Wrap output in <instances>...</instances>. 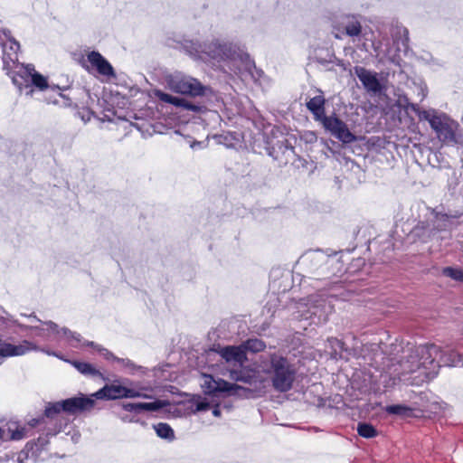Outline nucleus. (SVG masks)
Wrapping results in <instances>:
<instances>
[{
	"mask_svg": "<svg viewBox=\"0 0 463 463\" xmlns=\"http://www.w3.org/2000/svg\"><path fill=\"white\" fill-rule=\"evenodd\" d=\"M463 346V342L456 340L446 345V349L435 344H424L415 346L404 360L392 364L390 373L392 384L397 382H408V374L420 372L428 379H433L441 366H463V356L455 349Z\"/></svg>",
	"mask_w": 463,
	"mask_h": 463,
	"instance_id": "1",
	"label": "nucleus"
},
{
	"mask_svg": "<svg viewBox=\"0 0 463 463\" xmlns=\"http://www.w3.org/2000/svg\"><path fill=\"white\" fill-rule=\"evenodd\" d=\"M184 51L196 60H213L228 64H240L253 79L263 73L257 69L250 54L238 43L220 38H213L203 43L194 40L184 41Z\"/></svg>",
	"mask_w": 463,
	"mask_h": 463,
	"instance_id": "2",
	"label": "nucleus"
},
{
	"mask_svg": "<svg viewBox=\"0 0 463 463\" xmlns=\"http://www.w3.org/2000/svg\"><path fill=\"white\" fill-rule=\"evenodd\" d=\"M39 427V430L43 432L36 440L28 441L24 449L19 453L17 458L14 459L12 456V463H23L24 459H33L34 463L43 460L41 457L42 452L46 449L49 444L47 436V422L43 415L33 418L27 421V426H21L17 421H8L2 427V441L5 440H21L29 436L28 432L33 428Z\"/></svg>",
	"mask_w": 463,
	"mask_h": 463,
	"instance_id": "3",
	"label": "nucleus"
},
{
	"mask_svg": "<svg viewBox=\"0 0 463 463\" xmlns=\"http://www.w3.org/2000/svg\"><path fill=\"white\" fill-rule=\"evenodd\" d=\"M261 367L276 392H287L293 388L297 367L287 356L279 353L269 354L261 361Z\"/></svg>",
	"mask_w": 463,
	"mask_h": 463,
	"instance_id": "4",
	"label": "nucleus"
},
{
	"mask_svg": "<svg viewBox=\"0 0 463 463\" xmlns=\"http://www.w3.org/2000/svg\"><path fill=\"white\" fill-rule=\"evenodd\" d=\"M10 79L20 91H22L23 89L25 90L26 96H32L33 91L32 89L33 86L40 90L50 88L52 90L63 91L68 88L60 87L59 85H49L47 78L36 71L33 64L21 65V68L12 74ZM59 96L66 99V106H71V99L69 98L61 92H59Z\"/></svg>",
	"mask_w": 463,
	"mask_h": 463,
	"instance_id": "5",
	"label": "nucleus"
},
{
	"mask_svg": "<svg viewBox=\"0 0 463 463\" xmlns=\"http://www.w3.org/2000/svg\"><path fill=\"white\" fill-rule=\"evenodd\" d=\"M421 115L420 117L429 122L440 142L447 146H463V133L459 131L458 123L446 113L435 109L432 112H421Z\"/></svg>",
	"mask_w": 463,
	"mask_h": 463,
	"instance_id": "6",
	"label": "nucleus"
},
{
	"mask_svg": "<svg viewBox=\"0 0 463 463\" xmlns=\"http://www.w3.org/2000/svg\"><path fill=\"white\" fill-rule=\"evenodd\" d=\"M334 254L325 253L321 250H311L302 256V263L305 264L312 273L322 277L336 276L341 272L342 263Z\"/></svg>",
	"mask_w": 463,
	"mask_h": 463,
	"instance_id": "7",
	"label": "nucleus"
},
{
	"mask_svg": "<svg viewBox=\"0 0 463 463\" xmlns=\"http://www.w3.org/2000/svg\"><path fill=\"white\" fill-rule=\"evenodd\" d=\"M169 89L176 93L191 97L217 99V94L210 86L202 84L197 79L180 73L170 75L166 80Z\"/></svg>",
	"mask_w": 463,
	"mask_h": 463,
	"instance_id": "8",
	"label": "nucleus"
},
{
	"mask_svg": "<svg viewBox=\"0 0 463 463\" xmlns=\"http://www.w3.org/2000/svg\"><path fill=\"white\" fill-rule=\"evenodd\" d=\"M333 298L324 291L309 295L305 303L307 309L303 311L305 319H310V324L317 326L326 324L334 312Z\"/></svg>",
	"mask_w": 463,
	"mask_h": 463,
	"instance_id": "9",
	"label": "nucleus"
},
{
	"mask_svg": "<svg viewBox=\"0 0 463 463\" xmlns=\"http://www.w3.org/2000/svg\"><path fill=\"white\" fill-rule=\"evenodd\" d=\"M202 388L206 395L213 397L244 396L249 397L252 390L237 383H229L211 374H203Z\"/></svg>",
	"mask_w": 463,
	"mask_h": 463,
	"instance_id": "10",
	"label": "nucleus"
},
{
	"mask_svg": "<svg viewBox=\"0 0 463 463\" xmlns=\"http://www.w3.org/2000/svg\"><path fill=\"white\" fill-rule=\"evenodd\" d=\"M2 61L3 70L6 71V74L11 77L16 71L21 68L18 61V55L20 51L19 42L12 36L11 31L8 29H2Z\"/></svg>",
	"mask_w": 463,
	"mask_h": 463,
	"instance_id": "11",
	"label": "nucleus"
},
{
	"mask_svg": "<svg viewBox=\"0 0 463 463\" xmlns=\"http://www.w3.org/2000/svg\"><path fill=\"white\" fill-rule=\"evenodd\" d=\"M331 25L335 38L342 39V34L351 37L358 36L362 33V25L357 16L349 14H334Z\"/></svg>",
	"mask_w": 463,
	"mask_h": 463,
	"instance_id": "12",
	"label": "nucleus"
},
{
	"mask_svg": "<svg viewBox=\"0 0 463 463\" xmlns=\"http://www.w3.org/2000/svg\"><path fill=\"white\" fill-rule=\"evenodd\" d=\"M264 149L273 160L284 165L297 156L294 146L285 137H267Z\"/></svg>",
	"mask_w": 463,
	"mask_h": 463,
	"instance_id": "13",
	"label": "nucleus"
},
{
	"mask_svg": "<svg viewBox=\"0 0 463 463\" xmlns=\"http://www.w3.org/2000/svg\"><path fill=\"white\" fill-rule=\"evenodd\" d=\"M320 123L326 132L343 144H351L357 140L356 136L350 131L346 123L335 113L324 118Z\"/></svg>",
	"mask_w": 463,
	"mask_h": 463,
	"instance_id": "14",
	"label": "nucleus"
},
{
	"mask_svg": "<svg viewBox=\"0 0 463 463\" xmlns=\"http://www.w3.org/2000/svg\"><path fill=\"white\" fill-rule=\"evenodd\" d=\"M97 400H118L123 398H139L146 397V395L141 393L131 388L120 384H106L96 392L92 393Z\"/></svg>",
	"mask_w": 463,
	"mask_h": 463,
	"instance_id": "15",
	"label": "nucleus"
},
{
	"mask_svg": "<svg viewBox=\"0 0 463 463\" xmlns=\"http://www.w3.org/2000/svg\"><path fill=\"white\" fill-rule=\"evenodd\" d=\"M96 400L92 393L90 395L79 393L76 396L64 399L65 414L76 416L90 412L97 404Z\"/></svg>",
	"mask_w": 463,
	"mask_h": 463,
	"instance_id": "16",
	"label": "nucleus"
},
{
	"mask_svg": "<svg viewBox=\"0 0 463 463\" xmlns=\"http://www.w3.org/2000/svg\"><path fill=\"white\" fill-rule=\"evenodd\" d=\"M61 412L65 413L63 400L46 402L43 415L47 422V436H56L61 431V422L58 419Z\"/></svg>",
	"mask_w": 463,
	"mask_h": 463,
	"instance_id": "17",
	"label": "nucleus"
},
{
	"mask_svg": "<svg viewBox=\"0 0 463 463\" xmlns=\"http://www.w3.org/2000/svg\"><path fill=\"white\" fill-rule=\"evenodd\" d=\"M430 211L428 217L430 226L436 237L440 232L449 231L453 225V221L460 218L463 212L456 211L449 213L438 212L436 209H428Z\"/></svg>",
	"mask_w": 463,
	"mask_h": 463,
	"instance_id": "18",
	"label": "nucleus"
},
{
	"mask_svg": "<svg viewBox=\"0 0 463 463\" xmlns=\"http://www.w3.org/2000/svg\"><path fill=\"white\" fill-rule=\"evenodd\" d=\"M212 350L217 353L228 364L242 366L248 361L247 354L243 351L241 344L239 345L225 346L218 345Z\"/></svg>",
	"mask_w": 463,
	"mask_h": 463,
	"instance_id": "19",
	"label": "nucleus"
},
{
	"mask_svg": "<svg viewBox=\"0 0 463 463\" xmlns=\"http://www.w3.org/2000/svg\"><path fill=\"white\" fill-rule=\"evenodd\" d=\"M354 73L368 92L381 94L384 90L383 85L378 79L376 72L371 71L364 67L355 66Z\"/></svg>",
	"mask_w": 463,
	"mask_h": 463,
	"instance_id": "20",
	"label": "nucleus"
},
{
	"mask_svg": "<svg viewBox=\"0 0 463 463\" xmlns=\"http://www.w3.org/2000/svg\"><path fill=\"white\" fill-rule=\"evenodd\" d=\"M156 96L163 102L172 104L176 108H181L185 110L202 112L205 109L203 106L194 104L185 98L174 96L162 90H156Z\"/></svg>",
	"mask_w": 463,
	"mask_h": 463,
	"instance_id": "21",
	"label": "nucleus"
},
{
	"mask_svg": "<svg viewBox=\"0 0 463 463\" xmlns=\"http://www.w3.org/2000/svg\"><path fill=\"white\" fill-rule=\"evenodd\" d=\"M124 411L139 414L143 411H158L169 405L166 400H155L150 402H122L118 404Z\"/></svg>",
	"mask_w": 463,
	"mask_h": 463,
	"instance_id": "22",
	"label": "nucleus"
},
{
	"mask_svg": "<svg viewBox=\"0 0 463 463\" xmlns=\"http://www.w3.org/2000/svg\"><path fill=\"white\" fill-rule=\"evenodd\" d=\"M37 349H39V345L28 340H23L18 345L2 342V358L21 356Z\"/></svg>",
	"mask_w": 463,
	"mask_h": 463,
	"instance_id": "23",
	"label": "nucleus"
},
{
	"mask_svg": "<svg viewBox=\"0 0 463 463\" xmlns=\"http://www.w3.org/2000/svg\"><path fill=\"white\" fill-rule=\"evenodd\" d=\"M88 61L103 76L116 77L112 65L99 52L91 51L87 54Z\"/></svg>",
	"mask_w": 463,
	"mask_h": 463,
	"instance_id": "24",
	"label": "nucleus"
},
{
	"mask_svg": "<svg viewBox=\"0 0 463 463\" xmlns=\"http://www.w3.org/2000/svg\"><path fill=\"white\" fill-rule=\"evenodd\" d=\"M44 324L48 326V329L56 335V341H60L61 337H64L73 347H77V345L72 343L73 341L76 343L81 341V335L77 332H73L67 327H59L56 323L51 320L44 321Z\"/></svg>",
	"mask_w": 463,
	"mask_h": 463,
	"instance_id": "25",
	"label": "nucleus"
},
{
	"mask_svg": "<svg viewBox=\"0 0 463 463\" xmlns=\"http://www.w3.org/2000/svg\"><path fill=\"white\" fill-rule=\"evenodd\" d=\"M312 59L321 65H327L330 63L345 69V62L344 60L338 59L333 50L329 48H317L314 51Z\"/></svg>",
	"mask_w": 463,
	"mask_h": 463,
	"instance_id": "26",
	"label": "nucleus"
},
{
	"mask_svg": "<svg viewBox=\"0 0 463 463\" xmlns=\"http://www.w3.org/2000/svg\"><path fill=\"white\" fill-rule=\"evenodd\" d=\"M98 352L106 359L109 361H114L117 363L121 364L124 367L129 369L130 373H134L135 371H139L142 374H146L148 372V369L146 367H143L141 365H137L134 364L131 360L128 358H119L114 355L113 353H111L109 350L104 348V347H99Z\"/></svg>",
	"mask_w": 463,
	"mask_h": 463,
	"instance_id": "27",
	"label": "nucleus"
},
{
	"mask_svg": "<svg viewBox=\"0 0 463 463\" xmlns=\"http://www.w3.org/2000/svg\"><path fill=\"white\" fill-rule=\"evenodd\" d=\"M320 92V95L315 96L311 98L307 103V109L313 114L314 118L321 122L324 120V118H326L327 115H326L325 112V104H326V99L323 95V92L321 90H318Z\"/></svg>",
	"mask_w": 463,
	"mask_h": 463,
	"instance_id": "28",
	"label": "nucleus"
},
{
	"mask_svg": "<svg viewBox=\"0 0 463 463\" xmlns=\"http://www.w3.org/2000/svg\"><path fill=\"white\" fill-rule=\"evenodd\" d=\"M411 235L418 238L422 242H428L435 238L436 235L431 229L430 222L427 216L425 220L420 221L412 229Z\"/></svg>",
	"mask_w": 463,
	"mask_h": 463,
	"instance_id": "29",
	"label": "nucleus"
},
{
	"mask_svg": "<svg viewBox=\"0 0 463 463\" xmlns=\"http://www.w3.org/2000/svg\"><path fill=\"white\" fill-rule=\"evenodd\" d=\"M65 362L71 364L79 373L85 376L103 378V374L90 363L70 359H66Z\"/></svg>",
	"mask_w": 463,
	"mask_h": 463,
	"instance_id": "30",
	"label": "nucleus"
},
{
	"mask_svg": "<svg viewBox=\"0 0 463 463\" xmlns=\"http://www.w3.org/2000/svg\"><path fill=\"white\" fill-rule=\"evenodd\" d=\"M1 320H2V332L4 331L5 328L13 327V326H17L23 331H27V330L42 331L43 330L42 328H40L37 326H25V325L20 324L17 320L14 319L12 317V316L9 315L3 308H2Z\"/></svg>",
	"mask_w": 463,
	"mask_h": 463,
	"instance_id": "31",
	"label": "nucleus"
},
{
	"mask_svg": "<svg viewBox=\"0 0 463 463\" xmlns=\"http://www.w3.org/2000/svg\"><path fill=\"white\" fill-rule=\"evenodd\" d=\"M241 345L246 354L248 352L256 354L266 348L265 342L259 338H249L243 341Z\"/></svg>",
	"mask_w": 463,
	"mask_h": 463,
	"instance_id": "32",
	"label": "nucleus"
},
{
	"mask_svg": "<svg viewBox=\"0 0 463 463\" xmlns=\"http://www.w3.org/2000/svg\"><path fill=\"white\" fill-rule=\"evenodd\" d=\"M393 41L397 44V49L400 51L401 46L403 48V52H406L409 48V31L406 27H400L397 29L395 35H393Z\"/></svg>",
	"mask_w": 463,
	"mask_h": 463,
	"instance_id": "33",
	"label": "nucleus"
},
{
	"mask_svg": "<svg viewBox=\"0 0 463 463\" xmlns=\"http://www.w3.org/2000/svg\"><path fill=\"white\" fill-rule=\"evenodd\" d=\"M153 428L159 438L166 439L168 441H172L175 439L174 430L169 424L165 422H159L157 424H154Z\"/></svg>",
	"mask_w": 463,
	"mask_h": 463,
	"instance_id": "34",
	"label": "nucleus"
},
{
	"mask_svg": "<svg viewBox=\"0 0 463 463\" xmlns=\"http://www.w3.org/2000/svg\"><path fill=\"white\" fill-rule=\"evenodd\" d=\"M359 436L364 439H372L378 435L377 430L369 422H359L356 427Z\"/></svg>",
	"mask_w": 463,
	"mask_h": 463,
	"instance_id": "35",
	"label": "nucleus"
},
{
	"mask_svg": "<svg viewBox=\"0 0 463 463\" xmlns=\"http://www.w3.org/2000/svg\"><path fill=\"white\" fill-rule=\"evenodd\" d=\"M389 414L399 415V416H411L412 410L405 405L392 404L388 405L385 410Z\"/></svg>",
	"mask_w": 463,
	"mask_h": 463,
	"instance_id": "36",
	"label": "nucleus"
},
{
	"mask_svg": "<svg viewBox=\"0 0 463 463\" xmlns=\"http://www.w3.org/2000/svg\"><path fill=\"white\" fill-rule=\"evenodd\" d=\"M230 379L235 382H242L250 385L255 381L254 375L245 374L242 371L232 370L230 372Z\"/></svg>",
	"mask_w": 463,
	"mask_h": 463,
	"instance_id": "37",
	"label": "nucleus"
},
{
	"mask_svg": "<svg viewBox=\"0 0 463 463\" xmlns=\"http://www.w3.org/2000/svg\"><path fill=\"white\" fill-rule=\"evenodd\" d=\"M442 274L455 281L463 282V269L454 267H446L442 269Z\"/></svg>",
	"mask_w": 463,
	"mask_h": 463,
	"instance_id": "38",
	"label": "nucleus"
},
{
	"mask_svg": "<svg viewBox=\"0 0 463 463\" xmlns=\"http://www.w3.org/2000/svg\"><path fill=\"white\" fill-rule=\"evenodd\" d=\"M193 405H194V409H193L194 413L198 411H205L210 407L209 402L205 399H198L196 401H193Z\"/></svg>",
	"mask_w": 463,
	"mask_h": 463,
	"instance_id": "39",
	"label": "nucleus"
},
{
	"mask_svg": "<svg viewBox=\"0 0 463 463\" xmlns=\"http://www.w3.org/2000/svg\"><path fill=\"white\" fill-rule=\"evenodd\" d=\"M405 108H406V109H411L412 111H414L418 115L420 120H424V118L420 117V116H422L421 112H432L435 110L434 109H430L428 110L420 109L417 104L411 103V102H407V105Z\"/></svg>",
	"mask_w": 463,
	"mask_h": 463,
	"instance_id": "40",
	"label": "nucleus"
},
{
	"mask_svg": "<svg viewBox=\"0 0 463 463\" xmlns=\"http://www.w3.org/2000/svg\"><path fill=\"white\" fill-rule=\"evenodd\" d=\"M35 352H42V353H44L46 354L47 355H50V356H55L61 360H63L65 361L66 359L63 358V356L59 354L58 352H55V351H52V350H50L49 348H46V347H40L39 346V349L37 350H34Z\"/></svg>",
	"mask_w": 463,
	"mask_h": 463,
	"instance_id": "41",
	"label": "nucleus"
},
{
	"mask_svg": "<svg viewBox=\"0 0 463 463\" xmlns=\"http://www.w3.org/2000/svg\"><path fill=\"white\" fill-rule=\"evenodd\" d=\"M334 348H335V353H336V350L339 349V351L342 353V352H345L347 353V354H351V350H349L346 346H345V344L341 341V340H338V339H335V345H334Z\"/></svg>",
	"mask_w": 463,
	"mask_h": 463,
	"instance_id": "42",
	"label": "nucleus"
},
{
	"mask_svg": "<svg viewBox=\"0 0 463 463\" xmlns=\"http://www.w3.org/2000/svg\"><path fill=\"white\" fill-rule=\"evenodd\" d=\"M203 144V142L194 140L190 143V147L194 150L197 149V148H202Z\"/></svg>",
	"mask_w": 463,
	"mask_h": 463,
	"instance_id": "43",
	"label": "nucleus"
},
{
	"mask_svg": "<svg viewBox=\"0 0 463 463\" xmlns=\"http://www.w3.org/2000/svg\"><path fill=\"white\" fill-rule=\"evenodd\" d=\"M79 116L80 117V118L84 121V122H88L90 119V112L87 113V115L85 114H80V112L78 113Z\"/></svg>",
	"mask_w": 463,
	"mask_h": 463,
	"instance_id": "44",
	"label": "nucleus"
},
{
	"mask_svg": "<svg viewBox=\"0 0 463 463\" xmlns=\"http://www.w3.org/2000/svg\"><path fill=\"white\" fill-rule=\"evenodd\" d=\"M84 345H87V346H90V347H93V348H95V349H97V350H98V348H99V347H100L99 345H98L97 344H95V343H94V342H92V341H86V342L84 343Z\"/></svg>",
	"mask_w": 463,
	"mask_h": 463,
	"instance_id": "45",
	"label": "nucleus"
},
{
	"mask_svg": "<svg viewBox=\"0 0 463 463\" xmlns=\"http://www.w3.org/2000/svg\"><path fill=\"white\" fill-rule=\"evenodd\" d=\"M27 317H28L29 318H31V319H33V320H35V321H37V322H40V323H42V324L45 325V324H44V322H43L41 319H39V318L35 316V314H34V313H32V314H30L29 316H27Z\"/></svg>",
	"mask_w": 463,
	"mask_h": 463,
	"instance_id": "46",
	"label": "nucleus"
},
{
	"mask_svg": "<svg viewBox=\"0 0 463 463\" xmlns=\"http://www.w3.org/2000/svg\"><path fill=\"white\" fill-rule=\"evenodd\" d=\"M213 414L215 417H219V416H221V410L219 409V407H215V408H213Z\"/></svg>",
	"mask_w": 463,
	"mask_h": 463,
	"instance_id": "47",
	"label": "nucleus"
},
{
	"mask_svg": "<svg viewBox=\"0 0 463 463\" xmlns=\"http://www.w3.org/2000/svg\"><path fill=\"white\" fill-rule=\"evenodd\" d=\"M36 335H37V336H40V337H43V338H44L45 340H50L49 336H47V335L45 336V335H43L42 333H38Z\"/></svg>",
	"mask_w": 463,
	"mask_h": 463,
	"instance_id": "48",
	"label": "nucleus"
},
{
	"mask_svg": "<svg viewBox=\"0 0 463 463\" xmlns=\"http://www.w3.org/2000/svg\"><path fill=\"white\" fill-rule=\"evenodd\" d=\"M120 419L123 420V421H130L131 420L128 419V415H125V416H121Z\"/></svg>",
	"mask_w": 463,
	"mask_h": 463,
	"instance_id": "49",
	"label": "nucleus"
},
{
	"mask_svg": "<svg viewBox=\"0 0 463 463\" xmlns=\"http://www.w3.org/2000/svg\"><path fill=\"white\" fill-rule=\"evenodd\" d=\"M3 460L9 461V460H10L9 456H8V455H5V458H2V461H3Z\"/></svg>",
	"mask_w": 463,
	"mask_h": 463,
	"instance_id": "50",
	"label": "nucleus"
},
{
	"mask_svg": "<svg viewBox=\"0 0 463 463\" xmlns=\"http://www.w3.org/2000/svg\"><path fill=\"white\" fill-rule=\"evenodd\" d=\"M220 137H221V138L222 137L224 140H227V139H228V137H227V136H221Z\"/></svg>",
	"mask_w": 463,
	"mask_h": 463,
	"instance_id": "51",
	"label": "nucleus"
}]
</instances>
